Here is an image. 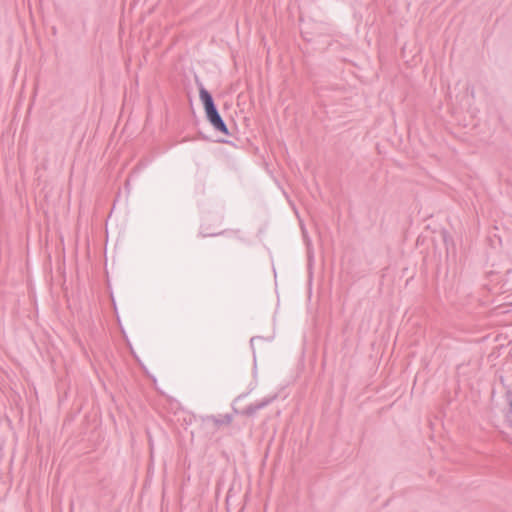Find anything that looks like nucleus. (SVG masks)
<instances>
[{
	"instance_id": "obj_1",
	"label": "nucleus",
	"mask_w": 512,
	"mask_h": 512,
	"mask_svg": "<svg viewBox=\"0 0 512 512\" xmlns=\"http://www.w3.org/2000/svg\"><path fill=\"white\" fill-rule=\"evenodd\" d=\"M199 95H200V99L204 105L207 119L209 120L211 125L216 130H218L224 134H228L227 126L225 125L221 116L219 115V113L214 105L213 99H212L211 95L209 94V92L205 89H201Z\"/></svg>"
}]
</instances>
